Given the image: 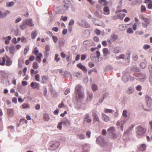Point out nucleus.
<instances>
[{"label":"nucleus","instance_id":"1","mask_svg":"<svg viewBox=\"0 0 152 152\" xmlns=\"http://www.w3.org/2000/svg\"><path fill=\"white\" fill-rule=\"evenodd\" d=\"M136 130V136L139 138L141 137L146 133L145 129L140 125L137 127Z\"/></svg>","mask_w":152,"mask_h":152},{"label":"nucleus","instance_id":"2","mask_svg":"<svg viewBox=\"0 0 152 152\" xmlns=\"http://www.w3.org/2000/svg\"><path fill=\"white\" fill-rule=\"evenodd\" d=\"M131 54V53L130 51L128 52V53L126 54V55L124 54H121L117 57L116 58L117 60H120L122 59H126L129 61L130 58Z\"/></svg>","mask_w":152,"mask_h":152},{"label":"nucleus","instance_id":"3","mask_svg":"<svg viewBox=\"0 0 152 152\" xmlns=\"http://www.w3.org/2000/svg\"><path fill=\"white\" fill-rule=\"evenodd\" d=\"M116 15L118 16V18H116L115 16L113 17V19L115 20L118 18H119L121 20H122L124 17L125 16V15L123 13H121L120 10H118L115 12Z\"/></svg>","mask_w":152,"mask_h":152},{"label":"nucleus","instance_id":"4","mask_svg":"<svg viewBox=\"0 0 152 152\" xmlns=\"http://www.w3.org/2000/svg\"><path fill=\"white\" fill-rule=\"evenodd\" d=\"M60 144L59 142L56 141H53L51 142V145L50 147L52 150L56 149L59 146Z\"/></svg>","mask_w":152,"mask_h":152},{"label":"nucleus","instance_id":"5","mask_svg":"<svg viewBox=\"0 0 152 152\" xmlns=\"http://www.w3.org/2000/svg\"><path fill=\"white\" fill-rule=\"evenodd\" d=\"M81 22L83 23L82 24L80 23H78L79 26L85 28H89L90 27V25L87 22L84 20H82L81 21Z\"/></svg>","mask_w":152,"mask_h":152},{"label":"nucleus","instance_id":"6","mask_svg":"<svg viewBox=\"0 0 152 152\" xmlns=\"http://www.w3.org/2000/svg\"><path fill=\"white\" fill-rule=\"evenodd\" d=\"M145 99L147 106L150 107L152 103V99L151 98L148 96H146L145 97Z\"/></svg>","mask_w":152,"mask_h":152},{"label":"nucleus","instance_id":"7","mask_svg":"<svg viewBox=\"0 0 152 152\" xmlns=\"http://www.w3.org/2000/svg\"><path fill=\"white\" fill-rule=\"evenodd\" d=\"M142 19L145 23H142L143 26L144 27H146L150 23V20L149 19L145 18L144 17H142Z\"/></svg>","mask_w":152,"mask_h":152},{"label":"nucleus","instance_id":"8","mask_svg":"<svg viewBox=\"0 0 152 152\" xmlns=\"http://www.w3.org/2000/svg\"><path fill=\"white\" fill-rule=\"evenodd\" d=\"M10 11L8 10H6L4 13H3L0 10V18H3L7 15L10 14Z\"/></svg>","mask_w":152,"mask_h":152},{"label":"nucleus","instance_id":"9","mask_svg":"<svg viewBox=\"0 0 152 152\" xmlns=\"http://www.w3.org/2000/svg\"><path fill=\"white\" fill-rule=\"evenodd\" d=\"M122 48L120 46L115 47L113 50V52L115 54H118L122 52Z\"/></svg>","mask_w":152,"mask_h":152},{"label":"nucleus","instance_id":"10","mask_svg":"<svg viewBox=\"0 0 152 152\" xmlns=\"http://www.w3.org/2000/svg\"><path fill=\"white\" fill-rule=\"evenodd\" d=\"M144 3L147 4L148 9H152V0H145Z\"/></svg>","mask_w":152,"mask_h":152},{"label":"nucleus","instance_id":"11","mask_svg":"<svg viewBox=\"0 0 152 152\" xmlns=\"http://www.w3.org/2000/svg\"><path fill=\"white\" fill-rule=\"evenodd\" d=\"M31 87L34 89H39V85L38 83L36 82H32L31 84Z\"/></svg>","mask_w":152,"mask_h":152},{"label":"nucleus","instance_id":"12","mask_svg":"<svg viewBox=\"0 0 152 152\" xmlns=\"http://www.w3.org/2000/svg\"><path fill=\"white\" fill-rule=\"evenodd\" d=\"M96 141L97 143L101 145V144L102 145L104 143V140L103 139V138L101 136H99L97 138Z\"/></svg>","mask_w":152,"mask_h":152},{"label":"nucleus","instance_id":"13","mask_svg":"<svg viewBox=\"0 0 152 152\" xmlns=\"http://www.w3.org/2000/svg\"><path fill=\"white\" fill-rule=\"evenodd\" d=\"M102 119L105 122H107L110 121L109 117L104 113H102Z\"/></svg>","mask_w":152,"mask_h":152},{"label":"nucleus","instance_id":"14","mask_svg":"<svg viewBox=\"0 0 152 152\" xmlns=\"http://www.w3.org/2000/svg\"><path fill=\"white\" fill-rule=\"evenodd\" d=\"M43 55L41 53H38L36 55V60L39 63H40L41 61V58H42Z\"/></svg>","mask_w":152,"mask_h":152},{"label":"nucleus","instance_id":"15","mask_svg":"<svg viewBox=\"0 0 152 152\" xmlns=\"http://www.w3.org/2000/svg\"><path fill=\"white\" fill-rule=\"evenodd\" d=\"M77 66L83 70L84 72H87V69L85 66L82 65L81 64L79 63L77 64Z\"/></svg>","mask_w":152,"mask_h":152},{"label":"nucleus","instance_id":"16","mask_svg":"<svg viewBox=\"0 0 152 152\" xmlns=\"http://www.w3.org/2000/svg\"><path fill=\"white\" fill-rule=\"evenodd\" d=\"M92 116L93 117L94 119L96 121L99 122L100 121L99 118L97 115V114L94 111L92 113Z\"/></svg>","mask_w":152,"mask_h":152},{"label":"nucleus","instance_id":"17","mask_svg":"<svg viewBox=\"0 0 152 152\" xmlns=\"http://www.w3.org/2000/svg\"><path fill=\"white\" fill-rule=\"evenodd\" d=\"M42 80L41 82L42 83H46L48 80V76H42L41 77Z\"/></svg>","mask_w":152,"mask_h":152},{"label":"nucleus","instance_id":"18","mask_svg":"<svg viewBox=\"0 0 152 152\" xmlns=\"http://www.w3.org/2000/svg\"><path fill=\"white\" fill-rule=\"evenodd\" d=\"M81 86L80 85H77L75 88V93L76 94L81 92Z\"/></svg>","mask_w":152,"mask_h":152},{"label":"nucleus","instance_id":"19","mask_svg":"<svg viewBox=\"0 0 152 152\" xmlns=\"http://www.w3.org/2000/svg\"><path fill=\"white\" fill-rule=\"evenodd\" d=\"M104 14L105 15H108L110 14V10L107 7H105L103 9Z\"/></svg>","mask_w":152,"mask_h":152},{"label":"nucleus","instance_id":"20","mask_svg":"<svg viewBox=\"0 0 152 152\" xmlns=\"http://www.w3.org/2000/svg\"><path fill=\"white\" fill-rule=\"evenodd\" d=\"M7 113L9 117L12 116L14 114V111L13 109H9L7 110Z\"/></svg>","mask_w":152,"mask_h":152},{"label":"nucleus","instance_id":"21","mask_svg":"<svg viewBox=\"0 0 152 152\" xmlns=\"http://www.w3.org/2000/svg\"><path fill=\"white\" fill-rule=\"evenodd\" d=\"M7 61L6 63V65L7 66H10L12 64V61L11 60L10 58L7 56L6 57Z\"/></svg>","mask_w":152,"mask_h":152},{"label":"nucleus","instance_id":"22","mask_svg":"<svg viewBox=\"0 0 152 152\" xmlns=\"http://www.w3.org/2000/svg\"><path fill=\"white\" fill-rule=\"evenodd\" d=\"M118 36L115 34H113L110 37V39L111 41L113 42H115L118 39Z\"/></svg>","mask_w":152,"mask_h":152},{"label":"nucleus","instance_id":"23","mask_svg":"<svg viewBox=\"0 0 152 152\" xmlns=\"http://www.w3.org/2000/svg\"><path fill=\"white\" fill-rule=\"evenodd\" d=\"M43 119L45 121H48L50 119L49 115L47 113H45L43 116Z\"/></svg>","mask_w":152,"mask_h":152},{"label":"nucleus","instance_id":"24","mask_svg":"<svg viewBox=\"0 0 152 152\" xmlns=\"http://www.w3.org/2000/svg\"><path fill=\"white\" fill-rule=\"evenodd\" d=\"M104 56H107L109 53V50L107 48H104L102 50Z\"/></svg>","mask_w":152,"mask_h":152},{"label":"nucleus","instance_id":"25","mask_svg":"<svg viewBox=\"0 0 152 152\" xmlns=\"http://www.w3.org/2000/svg\"><path fill=\"white\" fill-rule=\"evenodd\" d=\"M6 58L4 57L0 58V65L3 66L4 65Z\"/></svg>","mask_w":152,"mask_h":152},{"label":"nucleus","instance_id":"26","mask_svg":"<svg viewBox=\"0 0 152 152\" xmlns=\"http://www.w3.org/2000/svg\"><path fill=\"white\" fill-rule=\"evenodd\" d=\"M134 91V89L133 87H130L128 88L126 91L127 94H130L132 93Z\"/></svg>","mask_w":152,"mask_h":152},{"label":"nucleus","instance_id":"27","mask_svg":"<svg viewBox=\"0 0 152 152\" xmlns=\"http://www.w3.org/2000/svg\"><path fill=\"white\" fill-rule=\"evenodd\" d=\"M28 21H26V22L23 23L20 26V28L22 29H24L26 27V25L28 24Z\"/></svg>","mask_w":152,"mask_h":152},{"label":"nucleus","instance_id":"28","mask_svg":"<svg viewBox=\"0 0 152 152\" xmlns=\"http://www.w3.org/2000/svg\"><path fill=\"white\" fill-rule=\"evenodd\" d=\"M4 39H5V43L7 45L10 43V41L11 39V37L10 36H8L7 37H5Z\"/></svg>","mask_w":152,"mask_h":152},{"label":"nucleus","instance_id":"29","mask_svg":"<svg viewBox=\"0 0 152 152\" xmlns=\"http://www.w3.org/2000/svg\"><path fill=\"white\" fill-rule=\"evenodd\" d=\"M88 100H91L93 97V94L91 92H88Z\"/></svg>","mask_w":152,"mask_h":152},{"label":"nucleus","instance_id":"30","mask_svg":"<svg viewBox=\"0 0 152 152\" xmlns=\"http://www.w3.org/2000/svg\"><path fill=\"white\" fill-rule=\"evenodd\" d=\"M126 26L123 24L120 25L119 26V29L121 31L124 30L126 29Z\"/></svg>","mask_w":152,"mask_h":152},{"label":"nucleus","instance_id":"31","mask_svg":"<svg viewBox=\"0 0 152 152\" xmlns=\"http://www.w3.org/2000/svg\"><path fill=\"white\" fill-rule=\"evenodd\" d=\"M37 33L36 31H33L31 34V37L32 39H34L36 37Z\"/></svg>","mask_w":152,"mask_h":152},{"label":"nucleus","instance_id":"32","mask_svg":"<svg viewBox=\"0 0 152 152\" xmlns=\"http://www.w3.org/2000/svg\"><path fill=\"white\" fill-rule=\"evenodd\" d=\"M146 147L145 144H142L141 146L139 147V151H143L146 149Z\"/></svg>","mask_w":152,"mask_h":152},{"label":"nucleus","instance_id":"33","mask_svg":"<svg viewBox=\"0 0 152 152\" xmlns=\"http://www.w3.org/2000/svg\"><path fill=\"white\" fill-rule=\"evenodd\" d=\"M115 129L114 127L112 126L110 127L107 130L108 132L112 134L115 131Z\"/></svg>","mask_w":152,"mask_h":152},{"label":"nucleus","instance_id":"34","mask_svg":"<svg viewBox=\"0 0 152 152\" xmlns=\"http://www.w3.org/2000/svg\"><path fill=\"white\" fill-rule=\"evenodd\" d=\"M39 51L37 47H35L34 50L32 51L33 54L36 55V56L38 54Z\"/></svg>","mask_w":152,"mask_h":152},{"label":"nucleus","instance_id":"35","mask_svg":"<svg viewBox=\"0 0 152 152\" xmlns=\"http://www.w3.org/2000/svg\"><path fill=\"white\" fill-rule=\"evenodd\" d=\"M98 2L101 4H102L103 3H104L103 5L104 6H106L107 4V2L106 1V0H99L98 1Z\"/></svg>","mask_w":152,"mask_h":152},{"label":"nucleus","instance_id":"36","mask_svg":"<svg viewBox=\"0 0 152 152\" xmlns=\"http://www.w3.org/2000/svg\"><path fill=\"white\" fill-rule=\"evenodd\" d=\"M114 111V110L108 109H105L104 110V112L106 113H112Z\"/></svg>","mask_w":152,"mask_h":152},{"label":"nucleus","instance_id":"37","mask_svg":"<svg viewBox=\"0 0 152 152\" xmlns=\"http://www.w3.org/2000/svg\"><path fill=\"white\" fill-rule=\"evenodd\" d=\"M32 67L34 69H38L39 67V66L37 62H34L32 65Z\"/></svg>","mask_w":152,"mask_h":152},{"label":"nucleus","instance_id":"38","mask_svg":"<svg viewBox=\"0 0 152 152\" xmlns=\"http://www.w3.org/2000/svg\"><path fill=\"white\" fill-rule=\"evenodd\" d=\"M62 123V124H64L66 125H69L70 123L69 121L67 119H66L64 121H63L61 122Z\"/></svg>","mask_w":152,"mask_h":152},{"label":"nucleus","instance_id":"39","mask_svg":"<svg viewBox=\"0 0 152 152\" xmlns=\"http://www.w3.org/2000/svg\"><path fill=\"white\" fill-rule=\"evenodd\" d=\"M14 4V3L13 1L8 2L6 4V6L7 7H10L13 6Z\"/></svg>","mask_w":152,"mask_h":152},{"label":"nucleus","instance_id":"40","mask_svg":"<svg viewBox=\"0 0 152 152\" xmlns=\"http://www.w3.org/2000/svg\"><path fill=\"white\" fill-rule=\"evenodd\" d=\"M60 58L59 57V55L58 54H56L55 55V57H54V60L56 62H58L60 61Z\"/></svg>","mask_w":152,"mask_h":152},{"label":"nucleus","instance_id":"41","mask_svg":"<svg viewBox=\"0 0 152 152\" xmlns=\"http://www.w3.org/2000/svg\"><path fill=\"white\" fill-rule=\"evenodd\" d=\"M92 90L94 91H96L98 89L97 86L95 84H93L92 86Z\"/></svg>","mask_w":152,"mask_h":152},{"label":"nucleus","instance_id":"42","mask_svg":"<svg viewBox=\"0 0 152 152\" xmlns=\"http://www.w3.org/2000/svg\"><path fill=\"white\" fill-rule=\"evenodd\" d=\"M10 52V53L13 54L15 51V48L13 46H11L9 48Z\"/></svg>","mask_w":152,"mask_h":152},{"label":"nucleus","instance_id":"43","mask_svg":"<svg viewBox=\"0 0 152 152\" xmlns=\"http://www.w3.org/2000/svg\"><path fill=\"white\" fill-rule=\"evenodd\" d=\"M77 138H79L80 139H85L84 135L82 134H80L78 135L77 136Z\"/></svg>","mask_w":152,"mask_h":152},{"label":"nucleus","instance_id":"44","mask_svg":"<svg viewBox=\"0 0 152 152\" xmlns=\"http://www.w3.org/2000/svg\"><path fill=\"white\" fill-rule=\"evenodd\" d=\"M132 70L135 72H139L140 70V69L137 67H133L132 68Z\"/></svg>","mask_w":152,"mask_h":152},{"label":"nucleus","instance_id":"45","mask_svg":"<svg viewBox=\"0 0 152 152\" xmlns=\"http://www.w3.org/2000/svg\"><path fill=\"white\" fill-rule=\"evenodd\" d=\"M76 94L78 95V96L79 98H82L84 96V94L81 92Z\"/></svg>","mask_w":152,"mask_h":152},{"label":"nucleus","instance_id":"46","mask_svg":"<svg viewBox=\"0 0 152 152\" xmlns=\"http://www.w3.org/2000/svg\"><path fill=\"white\" fill-rule=\"evenodd\" d=\"M148 68L149 70V72L150 73V74L152 77V65L150 64L148 65Z\"/></svg>","mask_w":152,"mask_h":152},{"label":"nucleus","instance_id":"47","mask_svg":"<svg viewBox=\"0 0 152 152\" xmlns=\"http://www.w3.org/2000/svg\"><path fill=\"white\" fill-rule=\"evenodd\" d=\"M35 78L36 81L39 82L40 81V76L39 74H36L35 75Z\"/></svg>","mask_w":152,"mask_h":152},{"label":"nucleus","instance_id":"48","mask_svg":"<svg viewBox=\"0 0 152 152\" xmlns=\"http://www.w3.org/2000/svg\"><path fill=\"white\" fill-rule=\"evenodd\" d=\"M95 16L99 18H102V15L99 14L97 12H96L94 13Z\"/></svg>","mask_w":152,"mask_h":152},{"label":"nucleus","instance_id":"49","mask_svg":"<svg viewBox=\"0 0 152 152\" xmlns=\"http://www.w3.org/2000/svg\"><path fill=\"white\" fill-rule=\"evenodd\" d=\"M34 25L32 20L31 19H29V26H33Z\"/></svg>","mask_w":152,"mask_h":152},{"label":"nucleus","instance_id":"50","mask_svg":"<svg viewBox=\"0 0 152 152\" xmlns=\"http://www.w3.org/2000/svg\"><path fill=\"white\" fill-rule=\"evenodd\" d=\"M132 58L134 61H137L138 59V56L136 54H133L132 56Z\"/></svg>","mask_w":152,"mask_h":152},{"label":"nucleus","instance_id":"51","mask_svg":"<svg viewBox=\"0 0 152 152\" xmlns=\"http://www.w3.org/2000/svg\"><path fill=\"white\" fill-rule=\"evenodd\" d=\"M65 106L63 102H61V104H59L58 105V107L59 108H61L62 107H64Z\"/></svg>","mask_w":152,"mask_h":152},{"label":"nucleus","instance_id":"52","mask_svg":"<svg viewBox=\"0 0 152 152\" xmlns=\"http://www.w3.org/2000/svg\"><path fill=\"white\" fill-rule=\"evenodd\" d=\"M27 122V121L25 119H21L20 120V123H22V124H24L25 123V124H26Z\"/></svg>","mask_w":152,"mask_h":152},{"label":"nucleus","instance_id":"53","mask_svg":"<svg viewBox=\"0 0 152 152\" xmlns=\"http://www.w3.org/2000/svg\"><path fill=\"white\" fill-rule=\"evenodd\" d=\"M52 38L53 41L55 43H56L57 42L58 39L57 37L53 36L52 37Z\"/></svg>","mask_w":152,"mask_h":152},{"label":"nucleus","instance_id":"54","mask_svg":"<svg viewBox=\"0 0 152 152\" xmlns=\"http://www.w3.org/2000/svg\"><path fill=\"white\" fill-rule=\"evenodd\" d=\"M140 66L142 69H144L146 65L144 62H141L140 64Z\"/></svg>","mask_w":152,"mask_h":152},{"label":"nucleus","instance_id":"55","mask_svg":"<svg viewBox=\"0 0 152 152\" xmlns=\"http://www.w3.org/2000/svg\"><path fill=\"white\" fill-rule=\"evenodd\" d=\"M21 106L23 109H25L28 107V104L24 103Z\"/></svg>","mask_w":152,"mask_h":152},{"label":"nucleus","instance_id":"56","mask_svg":"<svg viewBox=\"0 0 152 152\" xmlns=\"http://www.w3.org/2000/svg\"><path fill=\"white\" fill-rule=\"evenodd\" d=\"M67 19V17L66 16H62L61 18V20L64 21H66Z\"/></svg>","mask_w":152,"mask_h":152},{"label":"nucleus","instance_id":"57","mask_svg":"<svg viewBox=\"0 0 152 152\" xmlns=\"http://www.w3.org/2000/svg\"><path fill=\"white\" fill-rule=\"evenodd\" d=\"M62 124V123H61V122L59 123L57 126V128L60 130H61L62 128V126H61Z\"/></svg>","mask_w":152,"mask_h":152},{"label":"nucleus","instance_id":"58","mask_svg":"<svg viewBox=\"0 0 152 152\" xmlns=\"http://www.w3.org/2000/svg\"><path fill=\"white\" fill-rule=\"evenodd\" d=\"M95 34L97 35H99L100 34V31L97 29H95L94 31Z\"/></svg>","mask_w":152,"mask_h":152},{"label":"nucleus","instance_id":"59","mask_svg":"<svg viewBox=\"0 0 152 152\" xmlns=\"http://www.w3.org/2000/svg\"><path fill=\"white\" fill-rule=\"evenodd\" d=\"M127 111L126 110H124L123 111V113H122V114H123V116H124L126 117H127Z\"/></svg>","mask_w":152,"mask_h":152},{"label":"nucleus","instance_id":"60","mask_svg":"<svg viewBox=\"0 0 152 152\" xmlns=\"http://www.w3.org/2000/svg\"><path fill=\"white\" fill-rule=\"evenodd\" d=\"M129 34L133 33V31H132V29L131 28H129L126 31Z\"/></svg>","mask_w":152,"mask_h":152},{"label":"nucleus","instance_id":"61","mask_svg":"<svg viewBox=\"0 0 152 152\" xmlns=\"http://www.w3.org/2000/svg\"><path fill=\"white\" fill-rule=\"evenodd\" d=\"M146 10V8L145 6L141 5V12L145 11Z\"/></svg>","mask_w":152,"mask_h":152},{"label":"nucleus","instance_id":"62","mask_svg":"<svg viewBox=\"0 0 152 152\" xmlns=\"http://www.w3.org/2000/svg\"><path fill=\"white\" fill-rule=\"evenodd\" d=\"M142 88V86L140 85H138L136 88V89L138 91H140L141 90Z\"/></svg>","mask_w":152,"mask_h":152},{"label":"nucleus","instance_id":"63","mask_svg":"<svg viewBox=\"0 0 152 152\" xmlns=\"http://www.w3.org/2000/svg\"><path fill=\"white\" fill-rule=\"evenodd\" d=\"M60 55L61 57L63 58H65L66 57V54L64 53V52H62L60 53Z\"/></svg>","mask_w":152,"mask_h":152},{"label":"nucleus","instance_id":"64","mask_svg":"<svg viewBox=\"0 0 152 152\" xmlns=\"http://www.w3.org/2000/svg\"><path fill=\"white\" fill-rule=\"evenodd\" d=\"M86 56L85 55H82L81 56V60L82 61L86 59Z\"/></svg>","mask_w":152,"mask_h":152}]
</instances>
